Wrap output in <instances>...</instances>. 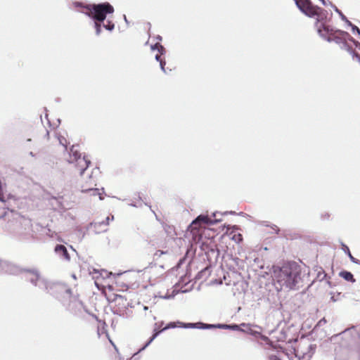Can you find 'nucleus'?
<instances>
[{"instance_id": "nucleus-21", "label": "nucleus", "mask_w": 360, "mask_h": 360, "mask_svg": "<svg viewBox=\"0 0 360 360\" xmlns=\"http://www.w3.org/2000/svg\"><path fill=\"white\" fill-rule=\"evenodd\" d=\"M329 4L333 8L334 11L339 15L340 19L342 21L345 22L347 25H351V22L335 5H334L332 2H329Z\"/></svg>"}, {"instance_id": "nucleus-53", "label": "nucleus", "mask_w": 360, "mask_h": 360, "mask_svg": "<svg viewBox=\"0 0 360 360\" xmlns=\"http://www.w3.org/2000/svg\"><path fill=\"white\" fill-rule=\"evenodd\" d=\"M320 1L321 2V4H322L323 6H328V5H329V6H330V4H329V2H330V1H326V0H320Z\"/></svg>"}, {"instance_id": "nucleus-29", "label": "nucleus", "mask_w": 360, "mask_h": 360, "mask_svg": "<svg viewBox=\"0 0 360 360\" xmlns=\"http://www.w3.org/2000/svg\"><path fill=\"white\" fill-rule=\"evenodd\" d=\"M154 340H155L154 338H153L152 337H150V338L148 340V341H147V342H146V343H145V344H144V345H143V346H142V347L139 349V351H138L136 353H135V354H134V356H132L129 360H131V359H132V358H133L134 356H136V354H138L139 352H142V351L145 350V349H146V348H147V347H148V346L152 343V342H153Z\"/></svg>"}, {"instance_id": "nucleus-22", "label": "nucleus", "mask_w": 360, "mask_h": 360, "mask_svg": "<svg viewBox=\"0 0 360 360\" xmlns=\"http://www.w3.org/2000/svg\"><path fill=\"white\" fill-rule=\"evenodd\" d=\"M336 32H338V33L339 34H341L342 37H344L345 40H346V41L348 40V41L352 42L354 45H355V43L359 41L356 40L355 39H354L352 37H351L350 34L346 31L337 30Z\"/></svg>"}, {"instance_id": "nucleus-49", "label": "nucleus", "mask_w": 360, "mask_h": 360, "mask_svg": "<svg viewBox=\"0 0 360 360\" xmlns=\"http://www.w3.org/2000/svg\"><path fill=\"white\" fill-rule=\"evenodd\" d=\"M326 323V319L323 317L318 322V325L321 326L322 324H325Z\"/></svg>"}, {"instance_id": "nucleus-38", "label": "nucleus", "mask_w": 360, "mask_h": 360, "mask_svg": "<svg viewBox=\"0 0 360 360\" xmlns=\"http://www.w3.org/2000/svg\"><path fill=\"white\" fill-rule=\"evenodd\" d=\"M160 63V69L161 70L165 72V73H167L166 69H165V65H166V61L165 60H163L162 61H160L159 62Z\"/></svg>"}, {"instance_id": "nucleus-60", "label": "nucleus", "mask_w": 360, "mask_h": 360, "mask_svg": "<svg viewBox=\"0 0 360 360\" xmlns=\"http://www.w3.org/2000/svg\"><path fill=\"white\" fill-rule=\"evenodd\" d=\"M156 39L158 40V41H162V37L160 35H158L156 37Z\"/></svg>"}, {"instance_id": "nucleus-57", "label": "nucleus", "mask_w": 360, "mask_h": 360, "mask_svg": "<svg viewBox=\"0 0 360 360\" xmlns=\"http://www.w3.org/2000/svg\"><path fill=\"white\" fill-rule=\"evenodd\" d=\"M236 214V212L235 211H230V212H225L224 213V214Z\"/></svg>"}, {"instance_id": "nucleus-1", "label": "nucleus", "mask_w": 360, "mask_h": 360, "mask_svg": "<svg viewBox=\"0 0 360 360\" xmlns=\"http://www.w3.org/2000/svg\"><path fill=\"white\" fill-rule=\"evenodd\" d=\"M274 277L281 287L295 290L301 281V267L295 262H288L275 269Z\"/></svg>"}, {"instance_id": "nucleus-59", "label": "nucleus", "mask_w": 360, "mask_h": 360, "mask_svg": "<svg viewBox=\"0 0 360 360\" xmlns=\"http://www.w3.org/2000/svg\"><path fill=\"white\" fill-rule=\"evenodd\" d=\"M123 18H124V20L125 22L128 25V24H129V21H128V20H127V18L126 15H123Z\"/></svg>"}, {"instance_id": "nucleus-62", "label": "nucleus", "mask_w": 360, "mask_h": 360, "mask_svg": "<svg viewBox=\"0 0 360 360\" xmlns=\"http://www.w3.org/2000/svg\"><path fill=\"white\" fill-rule=\"evenodd\" d=\"M59 141H60V143L62 144L63 146H65V150H67V146L63 144V141H62V139H59Z\"/></svg>"}, {"instance_id": "nucleus-15", "label": "nucleus", "mask_w": 360, "mask_h": 360, "mask_svg": "<svg viewBox=\"0 0 360 360\" xmlns=\"http://www.w3.org/2000/svg\"><path fill=\"white\" fill-rule=\"evenodd\" d=\"M227 231H230V234H233L231 240L235 241L236 243H240L243 240V236L240 233H233L234 230L237 229L236 226L228 225L226 226Z\"/></svg>"}, {"instance_id": "nucleus-41", "label": "nucleus", "mask_w": 360, "mask_h": 360, "mask_svg": "<svg viewBox=\"0 0 360 360\" xmlns=\"http://www.w3.org/2000/svg\"><path fill=\"white\" fill-rule=\"evenodd\" d=\"M101 276L103 277V278H105V277H108L109 275H112V273H109L108 271H107L106 270H104V269H102L101 271V273H100Z\"/></svg>"}, {"instance_id": "nucleus-43", "label": "nucleus", "mask_w": 360, "mask_h": 360, "mask_svg": "<svg viewBox=\"0 0 360 360\" xmlns=\"http://www.w3.org/2000/svg\"><path fill=\"white\" fill-rule=\"evenodd\" d=\"M349 44L347 42L346 40H345L341 44L340 48L344 50L349 49Z\"/></svg>"}, {"instance_id": "nucleus-42", "label": "nucleus", "mask_w": 360, "mask_h": 360, "mask_svg": "<svg viewBox=\"0 0 360 360\" xmlns=\"http://www.w3.org/2000/svg\"><path fill=\"white\" fill-rule=\"evenodd\" d=\"M351 56H352L353 59H356V60L360 63V56L359 53L354 51Z\"/></svg>"}, {"instance_id": "nucleus-39", "label": "nucleus", "mask_w": 360, "mask_h": 360, "mask_svg": "<svg viewBox=\"0 0 360 360\" xmlns=\"http://www.w3.org/2000/svg\"><path fill=\"white\" fill-rule=\"evenodd\" d=\"M158 51L160 55H165L166 53V49L160 44Z\"/></svg>"}, {"instance_id": "nucleus-64", "label": "nucleus", "mask_w": 360, "mask_h": 360, "mask_svg": "<svg viewBox=\"0 0 360 360\" xmlns=\"http://www.w3.org/2000/svg\"><path fill=\"white\" fill-rule=\"evenodd\" d=\"M330 300H331V301H333V302H336V301H337V300L335 298V297H334V296H332V297H330Z\"/></svg>"}, {"instance_id": "nucleus-35", "label": "nucleus", "mask_w": 360, "mask_h": 360, "mask_svg": "<svg viewBox=\"0 0 360 360\" xmlns=\"http://www.w3.org/2000/svg\"><path fill=\"white\" fill-rule=\"evenodd\" d=\"M352 331H354L355 334L359 335V333L356 331L354 326H352L350 328L345 329L344 331H342L341 333H340V335H347L349 333H351Z\"/></svg>"}, {"instance_id": "nucleus-9", "label": "nucleus", "mask_w": 360, "mask_h": 360, "mask_svg": "<svg viewBox=\"0 0 360 360\" xmlns=\"http://www.w3.org/2000/svg\"><path fill=\"white\" fill-rule=\"evenodd\" d=\"M25 269L16 264L0 259V271L5 274L18 276L24 273Z\"/></svg>"}, {"instance_id": "nucleus-3", "label": "nucleus", "mask_w": 360, "mask_h": 360, "mask_svg": "<svg viewBox=\"0 0 360 360\" xmlns=\"http://www.w3.org/2000/svg\"><path fill=\"white\" fill-rule=\"evenodd\" d=\"M58 300L63 306H65V300L70 298L72 290L65 283L48 280L43 290Z\"/></svg>"}, {"instance_id": "nucleus-36", "label": "nucleus", "mask_w": 360, "mask_h": 360, "mask_svg": "<svg viewBox=\"0 0 360 360\" xmlns=\"http://www.w3.org/2000/svg\"><path fill=\"white\" fill-rule=\"evenodd\" d=\"M167 252L165 251H163V250H158L155 252V253L153 255V259L155 260L157 259H158L159 257H160L162 255H165L166 254Z\"/></svg>"}, {"instance_id": "nucleus-55", "label": "nucleus", "mask_w": 360, "mask_h": 360, "mask_svg": "<svg viewBox=\"0 0 360 360\" xmlns=\"http://www.w3.org/2000/svg\"><path fill=\"white\" fill-rule=\"evenodd\" d=\"M350 55L352 54V53L354 51L352 47L349 45V49H347L346 50Z\"/></svg>"}, {"instance_id": "nucleus-32", "label": "nucleus", "mask_w": 360, "mask_h": 360, "mask_svg": "<svg viewBox=\"0 0 360 360\" xmlns=\"http://www.w3.org/2000/svg\"><path fill=\"white\" fill-rule=\"evenodd\" d=\"M179 328V324L177 323V321H171L166 324V326L163 328L164 330H167L172 328Z\"/></svg>"}, {"instance_id": "nucleus-56", "label": "nucleus", "mask_w": 360, "mask_h": 360, "mask_svg": "<svg viewBox=\"0 0 360 360\" xmlns=\"http://www.w3.org/2000/svg\"><path fill=\"white\" fill-rule=\"evenodd\" d=\"M354 46H355L356 49H357L358 50L360 51V42L359 41L355 43Z\"/></svg>"}, {"instance_id": "nucleus-27", "label": "nucleus", "mask_w": 360, "mask_h": 360, "mask_svg": "<svg viewBox=\"0 0 360 360\" xmlns=\"http://www.w3.org/2000/svg\"><path fill=\"white\" fill-rule=\"evenodd\" d=\"M240 326H243V327L248 328V331H247L248 334H250V335H251L252 336H255V337H257L260 334V333L259 331L253 330L251 328V324L250 323H240Z\"/></svg>"}, {"instance_id": "nucleus-8", "label": "nucleus", "mask_w": 360, "mask_h": 360, "mask_svg": "<svg viewBox=\"0 0 360 360\" xmlns=\"http://www.w3.org/2000/svg\"><path fill=\"white\" fill-rule=\"evenodd\" d=\"M221 219H212L209 216L205 214L198 215L191 224L188 226V229L199 231L202 227L201 225L203 224L205 225H214L219 222H220Z\"/></svg>"}, {"instance_id": "nucleus-20", "label": "nucleus", "mask_w": 360, "mask_h": 360, "mask_svg": "<svg viewBox=\"0 0 360 360\" xmlns=\"http://www.w3.org/2000/svg\"><path fill=\"white\" fill-rule=\"evenodd\" d=\"M326 41L328 42H332L334 41L335 43L340 45L344 41L345 37H342L341 34H335L333 36H328L327 38H326Z\"/></svg>"}, {"instance_id": "nucleus-37", "label": "nucleus", "mask_w": 360, "mask_h": 360, "mask_svg": "<svg viewBox=\"0 0 360 360\" xmlns=\"http://www.w3.org/2000/svg\"><path fill=\"white\" fill-rule=\"evenodd\" d=\"M124 310H122L120 307L116 309H114L113 310V314H117L120 316H124Z\"/></svg>"}, {"instance_id": "nucleus-19", "label": "nucleus", "mask_w": 360, "mask_h": 360, "mask_svg": "<svg viewBox=\"0 0 360 360\" xmlns=\"http://www.w3.org/2000/svg\"><path fill=\"white\" fill-rule=\"evenodd\" d=\"M102 193L99 192L98 188H86V189H82V192L84 193H91V195H98L99 199L101 200H103L104 199L103 193H105L104 188H101Z\"/></svg>"}, {"instance_id": "nucleus-14", "label": "nucleus", "mask_w": 360, "mask_h": 360, "mask_svg": "<svg viewBox=\"0 0 360 360\" xmlns=\"http://www.w3.org/2000/svg\"><path fill=\"white\" fill-rule=\"evenodd\" d=\"M211 274V266H207L201 269L195 276L196 280H204L205 281Z\"/></svg>"}, {"instance_id": "nucleus-51", "label": "nucleus", "mask_w": 360, "mask_h": 360, "mask_svg": "<svg viewBox=\"0 0 360 360\" xmlns=\"http://www.w3.org/2000/svg\"><path fill=\"white\" fill-rule=\"evenodd\" d=\"M155 59L158 61V62H160V61H162L163 60L160 57V54H156L155 56Z\"/></svg>"}, {"instance_id": "nucleus-13", "label": "nucleus", "mask_w": 360, "mask_h": 360, "mask_svg": "<svg viewBox=\"0 0 360 360\" xmlns=\"http://www.w3.org/2000/svg\"><path fill=\"white\" fill-rule=\"evenodd\" d=\"M106 222H102V221H98V222H91L89 226L88 229H91L93 230V231L96 234L101 233L102 232H104L106 231V229H103L102 226H104L103 224H105Z\"/></svg>"}, {"instance_id": "nucleus-12", "label": "nucleus", "mask_w": 360, "mask_h": 360, "mask_svg": "<svg viewBox=\"0 0 360 360\" xmlns=\"http://www.w3.org/2000/svg\"><path fill=\"white\" fill-rule=\"evenodd\" d=\"M54 251L60 258L66 261H70V254L68 253V251L64 245L57 244L54 248Z\"/></svg>"}, {"instance_id": "nucleus-25", "label": "nucleus", "mask_w": 360, "mask_h": 360, "mask_svg": "<svg viewBox=\"0 0 360 360\" xmlns=\"http://www.w3.org/2000/svg\"><path fill=\"white\" fill-rule=\"evenodd\" d=\"M198 329L202 330H210V329H216L217 323H205L202 322H198Z\"/></svg>"}, {"instance_id": "nucleus-52", "label": "nucleus", "mask_w": 360, "mask_h": 360, "mask_svg": "<svg viewBox=\"0 0 360 360\" xmlns=\"http://www.w3.org/2000/svg\"><path fill=\"white\" fill-rule=\"evenodd\" d=\"M242 327L243 326H240V330H239L238 331H240V332H243L245 333H248L247 331H248V328L245 327V328H242Z\"/></svg>"}, {"instance_id": "nucleus-44", "label": "nucleus", "mask_w": 360, "mask_h": 360, "mask_svg": "<svg viewBox=\"0 0 360 360\" xmlns=\"http://www.w3.org/2000/svg\"><path fill=\"white\" fill-rule=\"evenodd\" d=\"M349 27H351L352 28V31L354 33V32H356L357 34H359V32H360V30L359 29V27L357 26H356L355 25L352 24L351 22V25H349Z\"/></svg>"}, {"instance_id": "nucleus-6", "label": "nucleus", "mask_w": 360, "mask_h": 360, "mask_svg": "<svg viewBox=\"0 0 360 360\" xmlns=\"http://www.w3.org/2000/svg\"><path fill=\"white\" fill-rule=\"evenodd\" d=\"M78 146L72 145L70 150V160H68L70 163L76 162V166L79 167V174L82 176L86 169L91 164V160L88 158L86 155H84L82 158H81V153L76 148Z\"/></svg>"}, {"instance_id": "nucleus-24", "label": "nucleus", "mask_w": 360, "mask_h": 360, "mask_svg": "<svg viewBox=\"0 0 360 360\" xmlns=\"http://www.w3.org/2000/svg\"><path fill=\"white\" fill-rule=\"evenodd\" d=\"M33 238V235L31 233H20L18 236V240L20 242H29Z\"/></svg>"}, {"instance_id": "nucleus-11", "label": "nucleus", "mask_w": 360, "mask_h": 360, "mask_svg": "<svg viewBox=\"0 0 360 360\" xmlns=\"http://www.w3.org/2000/svg\"><path fill=\"white\" fill-rule=\"evenodd\" d=\"M316 349V345L310 344L305 349L302 347H301V350L298 349L296 353V356L299 358V359L310 360L315 353Z\"/></svg>"}, {"instance_id": "nucleus-40", "label": "nucleus", "mask_w": 360, "mask_h": 360, "mask_svg": "<svg viewBox=\"0 0 360 360\" xmlns=\"http://www.w3.org/2000/svg\"><path fill=\"white\" fill-rule=\"evenodd\" d=\"M7 214V211L5 208H0V219H4Z\"/></svg>"}, {"instance_id": "nucleus-4", "label": "nucleus", "mask_w": 360, "mask_h": 360, "mask_svg": "<svg viewBox=\"0 0 360 360\" xmlns=\"http://www.w3.org/2000/svg\"><path fill=\"white\" fill-rule=\"evenodd\" d=\"M303 7L299 6V10L309 18H316V22L315 25L319 26V23L323 24L326 22L328 13L326 10L314 5L311 0H303Z\"/></svg>"}, {"instance_id": "nucleus-5", "label": "nucleus", "mask_w": 360, "mask_h": 360, "mask_svg": "<svg viewBox=\"0 0 360 360\" xmlns=\"http://www.w3.org/2000/svg\"><path fill=\"white\" fill-rule=\"evenodd\" d=\"M24 273L26 274L25 276L26 281L40 290H43L44 289L48 279L41 276L37 268H25L24 269Z\"/></svg>"}, {"instance_id": "nucleus-45", "label": "nucleus", "mask_w": 360, "mask_h": 360, "mask_svg": "<svg viewBox=\"0 0 360 360\" xmlns=\"http://www.w3.org/2000/svg\"><path fill=\"white\" fill-rule=\"evenodd\" d=\"M293 1H295V4L298 9H299V6L301 8L303 7V6H304L303 0H293Z\"/></svg>"}, {"instance_id": "nucleus-48", "label": "nucleus", "mask_w": 360, "mask_h": 360, "mask_svg": "<svg viewBox=\"0 0 360 360\" xmlns=\"http://www.w3.org/2000/svg\"><path fill=\"white\" fill-rule=\"evenodd\" d=\"M269 360H281V359L276 355H271L269 356Z\"/></svg>"}, {"instance_id": "nucleus-50", "label": "nucleus", "mask_w": 360, "mask_h": 360, "mask_svg": "<svg viewBox=\"0 0 360 360\" xmlns=\"http://www.w3.org/2000/svg\"><path fill=\"white\" fill-rule=\"evenodd\" d=\"M110 217H107L105 220L101 221L102 222H106L103 224L104 226H107L109 224Z\"/></svg>"}, {"instance_id": "nucleus-54", "label": "nucleus", "mask_w": 360, "mask_h": 360, "mask_svg": "<svg viewBox=\"0 0 360 360\" xmlns=\"http://www.w3.org/2000/svg\"><path fill=\"white\" fill-rule=\"evenodd\" d=\"M350 55L352 54V53L354 51L352 47L349 45V49H347L346 50Z\"/></svg>"}, {"instance_id": "nucleus-30", "label": "nucleus", "mask_w": 360, "mask_h": 360, "mask_svg": "<svg viewBox=\"0 0 360 360\" xmlns=\"http://www.w3.org/2000/svg\"><path fill=\"white\" fill-rule=\"evenodd\" d=\"M93 21H94V28L96 30V34L97 36H99L102 31V27H103L102 24H103V22H101L100 21H97V20H93Z\"/></svg>"}, {"instance_id": "nucleus-33", "label": "nucleus", "mask_w": 360, "mask_h": 360, "mask_svg": "<svg viewBox=\"0 0 360 360\" xmlns=\"http://www.w3.org/2000/svg\"><path fill=\"white\" fill-rule=\"evenodd\" d=\"M103 27L108 31H112L115 28V24L111 20H107L106 24L103 22Z\"/></svg>"}, {"instance_id": "nucleus-28", "label": "nucleus", "mask_w": 360, "mask_h": 360, "mask_svg": "<svg viewBox=\"0 0 360 360\" xmlns=\"http://www.w3.org/2000/svg\"><path fill=\"white\" fill-rule=\"evenodd\" d=\"M164 328L160 329L159 323H155L154 324V328L151 337L155 339L161 333L164 332Z\"/></svg>"}, {"instance_id": "nucleus-26", "label": "nucleus", "mask_w": 360, "mask_h": 360, "mask_svg": "<svg viewBox=\"0 0 360 360\" xmlns=\"http://www.w3.org/2000/svg\"><path fill=\"white\" fill-rule=\"evenodd\" d=\"M164 230L167 233V234L169 236H176V233H175V229L172 225L165 224L164 225Z\"/></svg>"}, {"instance_id": "nucleus-7", "label": "nucleus", "mask_w": 360, "mask_h": 360, "mask_svg": "<svg viewBox=\"0 0 360 360\" xmlns=\"http://www.w3.org/2000/svg\"><path fill=\"white\" fill-rule=\"evenodd\" d=\"M65 309L68 311L73 316L77 317H82L84 307L82 301L78 300L76 297L71 295L70 298L65 300Z\"/></svg>"}, {"instance_id": "nucleus-17", "label": "nucleus", "mask_w": 360, "mask_h": 360, "mask_svg": "<svg viewBox=\"0 0 360 360\" xmlns=\"http://www.w3.org/2000/svg\"><path fill=\"white\" fill-rule=\"evenodd\" d=\"M339 276L345 280L346 281L354 283L356 282V279L354 277V275L349 271L342 270L340 271Z\"/></svg>"}, {"instance_id": "nucleus-2", "label": "nucleus", "mask_w": 360, "mask_h": 360, "mask_svg": "<svg viewBox=\"0 0 360 360\" xmlns=\"http://www.w3.org/2000/svg\"><path fill=\"white\" fill-rule=\"evenodd\" d=\"M72 5L76 8H80L79 11L84 13L92 20L103 22L108 14H112L114 7L108 1L98 4H85L81 1H74Z\"/></svg>"}, {"instance_id": "nucleus-16", "label": "nucleus", "mask_w": 360, "mask_h": 360, "mask_svg": "<svg viewBox=\"0 0 360 360\" xmlns=\"http://www.w3.org/2000/svg\"><path fill=\"white\" fill-rule=\"evenodd\" d=\"M240 324L236 323H217V328L219 329H224V330H240Z\"/></svg>"}, {"instance_id": "nucleus-47", "label": "nucleus", "mask_w": 360, "mask_h": 360, "mask_svg": "<svg viewBox=\"0 0 360 360\" xmlns=\"http://www.w3.org/2000/svg\"><path fill=\"white\" fill-rule=\"evenodd\" d=\"M321 218L323 220H325V219L328 220L329 218H330V214L326 212V213H325V214L321 215Z\"/></svg>"}, {"instance_id": "nucleus-18", "label": "nucleus", "mask_w": 360, "mask_h": 360, "mask_svg": "<svg viewBox=\"0 0 360 360\" xmlns=\"http://www.w3.org/2000/svg\"><path fill=\"white\" fill-rule=\"evenodd\" d=\"M340 244L342 246V251L348 256L350 261L354 264H359L358 262H360V260L353 257L349 247L347 245H345L343 242H340Z\"/></svg>"}, {"instance_id": "nucleus-34", "label": "nucleus", "mask_w": 360, "mask_h": 360, "mask_svg": "<svg viewBox=\"0 0 360 360\" xmlns=\"http://www.w3.org/2000/svg\"><path fill=\"white\" fill-rule=\"evenodd\" d=\"M327 275L322 268H320V271L317 273V278L320 281H323L326 278Z\"/></svg>"}, {"instance_id": "nucleus-10", "label": "nucleus", "mask_w": 360, "mask_h": 360, "mask_svg": "<svg viewBox=\"0 0 360 360\" xmlns=\"http://www.w3.org/2000/svg\"><path fill=\"white\" fill-rule=\"evenodd\" d=\"M337 30L339 29L334 28L331 25H327L326 22L320 24L317 27V32L320 37L326 40L328 36H333L335 34H338Z\"/></svg>"}, {"instance_id": "nucleus-46", "label": "nucleus", "mask_w": 360, "mask_h": 360, "mask_svg": "<svg viewBox=\"0 0 360 360\" xmlns=\"http://www.w3.org/2000/svg\"><path fill=\"white\" fill-rule=\"evenodd\" d=\"M160 44V43H158V42H157V43H155V44H152V45L150 46V49H151V50H152V51H155V50H157V51H158V49H159Z\"/></svg>"}, {"instance_id": "nucleus-23", "label": "nucleus", "mask_w": 360, "mask_h": 360, "mask_svg": "<svg viewBox=\"0 0 360 360\" xmlns=\"http://www.w3.org/2000/svg\"><path fill=\"white\" fill-rule=\"evenodd\" d=\"M177 323L179 324V328H198V322L197 323H184L177 321Z\"/></svg>"}, {"instance_id": "nucleus-31", "label": "nucleus", "mask_w": 360, "mask_h": 360, "mask_svg": "<svg viewBox=\"0 0 360 360\" xmlns=\"http://www.w3.org/2000/svg\"><path fill=\"white\" fill-rule=\"evenodd\" d=\"M115 297H116L117 300L121 301V302H119L118 304H122L124 309H127V307L129 306V304L128 302L127 304L124 303L127 301V299L124 298V296H122L121 295H116Z\"/></svg>"}, {"instance_id": "nucleus-61", "label": "nucleus", "mask_w": 360, "mask_h": 360, "mask_svg": "<svg viewBox=\"0 0 360 360\" xmlns=\"http://www.w3.org/2000/svg\"><path fill=\"white\" fill-rule=\"evenodd\" d=\"M274 229L276 230V233H278L279 229L276 225H274Z\"/></svg>"}, {"instance_id": "nucleus-58", "label": "nucleus", "mask_w": 360, "mask_h": 360, "mask_svg": "<svg viewBox=\"0 0 360 360\" xmlns=\"http://www.w3.org/2000/svg\"><path fill=\"white\" fill-rule=\"evenodd\" d=\"M154 265H155V264H153V262H150L147 268H151V267H153Z\"/></svg>"}, {"instance_id": "nucleus-63", "label": "nucleus", "mask_w": 360, "mask_h": 360, "mask_svg": "<svg viewBox=\"0 0 360 360\" xmlns=\"http://www.w3.org/2000/svg\"><path fill=\"white\" fill-rule=\"evenodd\" d=\"M59 141H60V143L62 144L63 146H65V150H67V146L63 144V141H62V139H59Z\"/></svg>"}]
</instances>
